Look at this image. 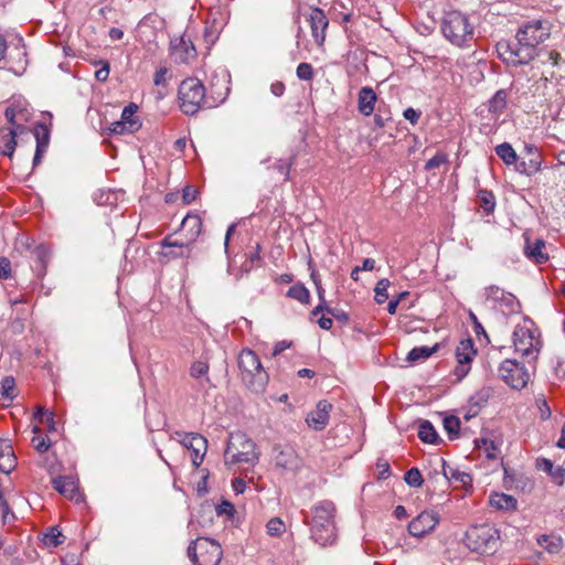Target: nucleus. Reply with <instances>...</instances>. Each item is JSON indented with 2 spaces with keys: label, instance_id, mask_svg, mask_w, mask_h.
Masks as SVG:
<instances>
[{
  "label": "nucleus",
  "instance_id": "nucleus-64",
  "mask_svg": "<svg viewBox=\"0 0 565 565\" xmlns=\"http://www.w3.org/2000/svg\"><path fill=\"white\" fill-rule=\"evenodd\" d=\"M537 403H539V408H540V411H541V417H542L543 419H547V418H550V416H551V409H550V407H548V405H547L546 401H545V399H539V401H537Z\"/></svg>",
  "mask_w": 565,
  "mask_h": 565
},
{
  "label": "nucleus",
  "instance_id": "nucleus-45",
  "mask_svg": "<svg viewBox=\"0 0 565 565\" xmlns=\"http://www.w3.org/2000/svg\"><path fill=\"white\" fill-rule=\"evenodd\" d=\"M14 386L15 382L13 377H4L1 383V395L7 399L12 401L14 397Z\"/></svg>",
  "mask_w": 565,
  "mask_h": 565
},
{
  "label": "nucleus",
  "instance_id": "nucleus-24",
  "mask_svg": "<svg viewBox=\"0 0 565 565\" xmlns=\"http://www.w3.org/2000/svg\"><path fill=\"white\" fill-rule=\"evenodd\" d=\"M34 138L36 140V149L33 158V166L36 167L41 163V159L45 153L50 143V130L46 125L38 124L34 127Z\"/></svg>",
  "mask_w": 565,
  "mask_h": 565
},
{
  "label": "nucleus",
  "instance_id": "nucleus-18",
  "mask_svg": "<svg viewBox=\"0 0 565 565\" xmlns=\"http://www.w3.org/2000/svg\"><path fill=\"white\" fill-rule=\"evenodd\" d=\"M181 444L192 451V463L195 467H199L203 461L207 447V440L199 434L190 433L183 436Z\"/></svg>",
  "mask_w": 565,
  "mask_h": 565
},
{
  "label": "nucleus",
  "instance_id": "nucleus-29",
  "mask_svg": "<svg viewBox=\"0 0 565 565\" xmlns=\"http://www.w3.org/2000/svg\"><path fill=\"white\" fill-rule=\"evenodd\" d=\"M537 544L551 554L558 553L563 547V539L554 534H543L536 540Z\"/></svg>",
  "mask_w": 565,
  "mask_h": 565
},
{
  "label": "nucleus",
  "instance_id": "nucleus-39",
  "mask_svg": "<svg viewBox=\"0 0 565 565\" xmlns=\"http://www.w3.org/2000/svg\"><path fill=\"white\" fill-rule=\"evenodd\" d=\"M390 287V280L386 278H383L377 281L375 288H374V300L377 303H384L388 299V292L387 289Z\"/></svg>",
  "mask_w": 565,
  "mask_h": 565
},
{
  "label": "nucleus",
  "instance_id": "nucleus-4",
  "mask_svg": "<svg viewBox=\"0 0 565 565\" xmlns=\"http://www.w3.org/2000/svg\"><path fill=\"white\" fill-rule=\"evenodd\" d=\"M444 36L454 45L468 46L473 39V26L466 14L452 10L445 13L441 22Z\"/></svg>",
  "mask_w": 565,
  "mask_h": 565
},
{
  "label": "nucleus",
  "instance_id": "nucleus-31",
  "mask_svg": "<svg viewBox=\"0 0 565 565\" xmlns=\"http://www.w3.org/2000/svg\"><path fill=\"white\" fill-rule=\"evenodd\" d=\"M418 437L422 441L427 444H436L438 440V434L434 426L428 420H423L418 427Z\"/></svg>",
  "mask_w": 565,
  "mask_h": 565
},
{
  "label": "nucleus",
  "instance_id": "nucleus-23",
  "mask_svg": "<svg viewBox=\"0 0 565 565\" xmlns=\"http://www.w3.org/2000/svg\"><path fill=\"white\" fill-rule=\"evenodd\" d=\"M181 233L184 236L183 241L189 242L191 245L196 241L202 231L201 217L196 214H188L181 223Z\"/></svg>",
  "mask_w": 565,
  "mask_h": 565
},
{
  "label": "nucleus",
  "instance_id": "nucleus-8",
  "mask_svg": "<svg viewBox=\"0 0 565 565\" xmlns=\"http://www.w3.org/2000/svg\"><path fill=\"white\" fill-rule=\"evenodd\" d=\"M512 340L515 353L525 358L527 362L536 360L541 350V340L537 329L533 327L531 321L518 324L513 331Z\"/></svg>",
  "mask_w": 565,
  "mask_h": 565
},
{
  "label": "nucleus",
  "instance_id": "nucleus-38",
  "mask_svg": "<svg viewBox=\"0 0 565 565\" xmlns=\"http://www.w3.org/2000/svg\"><path fill=\"white\" fill-rule=\"evenodd\" d=\"M478 200L480 206L488 213L492 212L495 207V199L492 192L481 190L478 193Z\"/></svg>",
  "mask_w": 565,
  "mask_h": 565
},
{
  "label": "nucleus",
  "instance_id": "nucleus-42",
  "mask_svg": "<svg viewBox=\"0 0 565 565\" xmlns=\"http://www.w3.org/2000/svg\"><path fill=\"white\" fill-rule=\"evenodd\" d=\"M266 531L270 536H280L285 533L286 526L281 519L273 518L267 522Z\"/></svg>",
  "mask_w": 565,
  "mask_h": 565
},
{
  "label": "nucleus",
  "instance_id": "nucleus-37",
  "mask_svg": "<svg viewBox=\"0 0 565 565\" xmlns=\"http://www.w3.org/2000/svg\"><path fill=\"white\" fill-rule=\"evenodd\" d=\"M209 364L204 361H195L190 367V375L194 379H203L205 382H210L207 376Z\"/></svg>",
  "mask_w": 565,
  "mask_h": 565
},
{
  "label": "nucleus",
  "instance_id": "nucleus-48",
  "mask_svg": "<svg viewBox=\"0 0 565 565\" xmlns=\"http://www.w3.org/2000/svg\"><path fill=\"white\" fill-rule=\"evenodd\" d=\"M443 472L446 478L460 480L462 483H466L467 480L470 481V476L468 473L454 471L452 468L446 466L445 463L443 466Z\"/></svg>",
  "mask_w": 565,
  "mask_h": 565
},
{
  "label": "nucleus",
  "instance_id": "nucleus-57",
  "mask_svg": "<svg viewBox=\"0 0 565 565\" xmlns=\"http://www.w3.org/2000/svg\"><path fill=\"white\" fill-rule=\"evenodd\" d=\"M34 419L39 423H45L46 419H50L53 423V413L44 409L43 407H38L34 414Z\"/></svg>",
  "mask_w": 565,
  "mask_h": 565
},
{
  "label": "nucleus",
  "instance_id": "nucleus-10",
  "mask_svg": "<svg viewBox=\"0 0 565 565\" xmlns=\"http://www.w3.org/2000/svg\"><path fill=\"white\" fill-rule=\"evenodd\" d=\"M499 375L509 386L516 390L523 388L530 380L527 370L514 359L501 363Z\"/></svg>",
  "mask_w": 565,
  "mask_h": 565
},
{
  "label": "nucleus",
  "instance_id": "nucleus-7",
  "mask_svg": "<svg viewBox=\"0 0 565 565\" xmlns=\"http://www.w3.org/2000/svg\"><path fill=\"white\" fill-rule=\"evenodd\" d=\"M228 465H254L258 460L254 441L243 433L231 434L224 452Z\"/></svg>",
  "mask_w": 565,
  "mask_h": 565
},
{
  "label": "nucleus",
  "instance_id": "nucleus-61",
  "mask_svg": "<svg viewBox=\"0 0 565 565\" xmlns=\"http://www.w3.org/2000/svg\"><path fill=\"white\" fill-rule=\"evenodd\" d=\"M216 511H217L218 515H222V514L232 515L234 513V507L232 503L224 501L217 505Z\"/></svg>",
  "mask_w": 565,
  "mask_h": 565
},
{
  "label": "nucleus",
  "instance_id": "nucleus-6",
  "mask_svg": "<svg viewBox=\"0 0 565 565\" xmlns=\"http://www.w3.org/2000/svg\"><path fill=\"white\" fill-rule=\"evenodd\" d=\"M499 532L489 524L475 525L465 534V545L479 554H493L499 547Z\"/></svg>",
  "mask_w": 565,
  "mask_h": 565
},
{
  "label": "nucleus",
  "instance_id": "nucleus-21",
  "mask_svg": "<svg viewBox=\"0 0 565 565\" xmlns=\"http://www.w3.org/2000/svg\"><path fill=\"white\" fill-rule=\"evenodd\" d=\"M161 246L169 248V250L162 252V256L168 260L189 257L190 244L183 239H172L171 236H167L162 239Z\"/></svg>",
  "mask_w": 565,
  "mask_h": 565
},
{
  "label": "nucleus",
  "instance_id": "nucleus-63",
  "mask_svg": "<svg viewBox=\"0 0 565 565\" xmlns=\"http://www.w3.org/2000/svg\"><path fill=\"white\" fill-rule=\"evenodd\" d=\"M270 92L274 96L280 97L285 93V84L282 82H275L270 85Z\"/></svg>",
  "mask_w": 565,
  "mask_h": 565
},
{
  "label": "nucleus",
  "instance_id": "nucleus-5",
  "mask_svg": "<svg viewBox=\"0 0 565 565\" xmlns=\"http://www.w3.org/2000/svg\"><path fill=\"white\" fill-rule=\"evenodd\" d=\"M180 108L185 115H194L202 107H212L205 96V87L195 77H189L181 82L178 90Z\"/></svg>",
  "mask_w": 565,
  "mask_h": 565
},
{
  "label": "nucleus",
  "instance_id": "nucleus-53",
  "mask_svg": "<svg viewBox=\"0 0 565 565\" xmlns=\"http://www.w3.org/2000/svg\"><path fill=\"white\" fill-rule=\"evenodd\" d=\"M376 468L379 470V479L385 480L390 476V463L387 460L379 459L376 462Z\"/></svg>",
  "mask_w": 565,
  "mask_h": 565
},
{
  "label": "nucleus",
  "instance_id": "nucleus-25",
  "mask_svg": "<svg viewBox=\"0 0 565 565\" xmlns=\"http://www.w3.org/2000/svg\"><path fill=\"white\" fill-rule=\"evenodd\" d=\"M28 110L21 100H14L4 110V117L8 121V127L24 126L23 122L28 120Z\"/></svg>",
  "mask_w": 565,
  "mask_h": 565
},
{
  "label": "nucleus",
  "instance_id": "nucleus-1",
  "mask_svg": "<svg viewBox=\"0 0 565 565\" xmlns=\"http://www.w3.org/2000/svg\"><path fill=\"white\" fill-rule=\"evenodd\" d=\"M550 34L547 21L533 20L518 31L515 42H499L497 51L509 64H527L535 57L536 46L547 40Z\"/></svg>",
  "mask_w": 565,
  "mask_h": 565
},
{
  "label": "nucleus",
  "instance_id": "nucleus-2",
  "mask_svg": "<svg viewBox=\"0 0 565 565\" xmlns=\"http://www.w3.org/2000/svg\"><path fill=\"white\" fill-rule=\"evenodd\" d=\"M337 509L331 501H321L312 507L310 525L311 539L321 546L332 545L338 537L335 525Z\"/></svg>",
  "mask_w": 565,
  "mask_h": 565
},
{
  "label": "nucleus",
  "instance_id": "nucleus-16",
  "mask_svg": "<svg viewBox=\"0 0 565 565\" xmlns=\"http://www.w3.org/2000/svg\"><path fill=\"white\" fill-rule=\"evenodd\" d=\"M332 405L328 401H319L316 408L307 414V425L313 430H323L329 423Z\"/></svg>",
  "mask_w": 565,
  "mask_h": 565
},
{
  "label": "nucleus",
  "instance_id": "nucleus-14",
  "mask_svg": "<svg viewBox=\"0 0 565 565\" xmlns=\"http://www.w3.org/2000/svg\"><path fill=\"white\" fill-rule=\"evenodd\" d=\"M171 57L178 64H188L196 57V50L190 39L174 38L170 42Z\"/></svg>",
  "mask_w": 565,
  "mask_h": 565
},
{
  "label": "nucleus",
  "instance_id": "nucleus-56",
  "mask_svg": "<svg viewBox=\"0 0 565 565\" xmlns=\"http://www.w3.org/2000/svg\"><path fill=\"white\" fill-rule=\"evenodd\" d=\"M109 131L111 134H116V135L129 134L128 132V125L125 121H121V120L111 122V125L109 127Z\"/></svg>",
  "mask_w": 565,
  "mask_h": 565
},
{
  "label": "nucleus",
  "instance_id": "nucleus-60",
  "mask_svg": "<svg viewBox=\"0 0 565 565\" xmlns=\"http://www.w3.org/2000/svg\"><path fill=\"white\" fill-rule=\"evenodd\" d=\"M167 73H168V70L164 67H161L160 70H158L154 73V77H153L154 85H157V86L164 85L166 81H167Z\"/></svg>",
  "mask_w": 565,
  "mask_h": 565
},
{
  "label": "nucleus",
  "instance_id": "nucleus-35",
  "mask_svg": "<svg viewBox=\"0 0 565 565\" xmlns=\"http://www.w3.org/2000/svg\"><path fill=\"white\" fill-rule=\"evenodd\" d=\"M507 106V93L498 90L489 102V110L493 114H501Z\"/></svg>",
  "mask_w": 565,
  "mask_h": 565
},
{
  "label": "nucleus",
  "instance_id": "nucleus-47",
  "mask_svg": "<svg viewBox=\"0 0 565 565\" xmlns=\"http://www.w3.org/2000/svg\"><path fill=\"white\" fill-rule=\"evenodd\" d=\"M446 162H447V154H445L443 152H437L433 158H430L426 162L425 169L427 171H430V170L439 168L441 164H444Z\"/></svg>",
  "mask_w": 565,
  "mask_h": 565
},
{
  "label": "nucleus",
  "instance_id": "nucleus-40",
  "mask_svg": "<svg viewBox=\"0 0 565 565\" xmlns=\"http://www.w3.org/2000/svg\"><path fill=\"white\" fill-rule=\"evenodd\" d=\"M6 449H9V456H0V471L8 475L14 469L17 459L10 445H6Z\"/></svg>",
  "mask_w": 565,
  "mask_h": 565
},
{
  "label": "nucleus",
  "instance_id": "nucleus-22",
  "mask_svg": "<svg viewBox=\"0 0 565 565\" xmlns=\"http://www.w3.org/2000/svg\"><path fill=\"white\" fill-rule=\"evenodd\" d=\"M275 465L287 471H296L301 466V459L291 447H285L276 454Z\"/></svg>",
  "mask_w": 565,
  "mask_h": 565
},
{
  "label": "nucleus",
  "instance_id": "nucleus-58",
  "mask_svg": "<svg viewBox=\"0 0 565 565\" xmlns=\"http://www.w3.org/2000/svg\"><path fill=\"white\" fill-rule=\"evenodd\" d=\"M469 318L472 322L475 333L478 337H480L482 334V335H484V338H488L484 328L482 327V324L478 320L477 316L472 311L469 312Z\"/></svg>",
  "mask_w": 565,
  "mask_h": 565
},
{
  "label": "nucleus",
  "instance_id": "nucleus-17",
  "mask_svg": "<svg viewBox=\"0 0 565 565\" xmlns=\"http://www.w3.org/2000/svg\"><path fill=\"white\" fill-rule=\"evenodd\" d=\"M26 131L25 126L1 127L0 128V153L12 159L17 148V138Z\"/></svg>",
  "mask_w": 565,
  "mask_h": 565
},
{
  "label": "nucleus",
  "instance_id": "nucleus-36",
  "mask_svg": "<svg viewBox=\"0 0 565 565\" xmlns=\"http://www.w3.org/2000/svg\"><path fill=\"white\" fill-rule=\"evenodd\" d=\"M33 254L35 255L38 262L40 263V268L38 269L39 276L45 275L46 263L50 258V249L44 245H39L34 248Z\"/></svg>",
  "mask_w": 565,
  "mask_h": 565
},
{
  "label": "nucleus",
  "instance_id": "nucleus-51",
  "mask_svg": "<svg viewBox=\"0 0 565 565\" xmlns=\"http://www.w3.org/2000/svg\"><path fill=\"white\" fill-rule=\"evenodd\" d=\"M98 64H102V67L95 72V78L99 82H106L110 72L109 63L99 61Z\"/></svg>",
  "mask_w": 565,
  "mask_h": 565
},
{
  "label": "nucleus",
  "instance_id": "nucleus-26",
  "mask_svg": "<svg viewBox=\"0 0 565 565\" xmlns=\"http://www.w3.org/2000/svg\"><path fill=\"white\" fill-rule=\"evenodd\" d=\"M536 468L546 472L551 480L557 484L563 486L565 482V468L562 466H554L552 460L547 458H539L536 459Z\"/></svg>",
  "mask_w": 565,
  "mask_h": 565
},
{
  "label": "nucleus",
  "instance_id": "nucleus-28",
  "mask_svg": "<svg viewBox=\"0 0 565 565\" xmlns=\"http://www.w3.org/2000/svg\"><path fill=\"white\" fill-rule=\"evenodd\" d=\"M490 505L498 510L512 511L516 509L518 501L513 495L505 493H493L490 495Z\"/></svg>",
  "mask_w": 565,
  "mask_h": 565
},
{
  "label": "nucleus",
  "instance_id": "nucleus-43",
  "mask_svg": "<svg viewBox=\"0 0 565 565\" xmlns=\"http://www.w3.org/2000/svg\"><path fill=\"white\" fill-rule=\"evenodd\" d=\"M444 428L448 433L449 437L456 438L460 429V420L456 416H447L444 419Z\"/></svg>",
  "mask_w": 565,
  "mask_h": 565
},
{
  "label": "nucleus",
  "instance_id": "nucleus-59",
  "mask_svg": "<svg viewBox=\"0 0 565 565\" xmlns=\"http://www.w3.org/2000/svg\"><path fill=\"white\" fill-rule=\"evenodd\" d=\"M403 116L406 120L411 121L413 125L417 124L419 117H420V111L412 108V107H408L404 110L403 113Z\"/></svg>",
  "mask_w": 565,
  "mask_h": 565
},
{
  "label": "nucleus",
  "instance_id": "nucleus-54",
  "mask_svg": "<svg viewBox=\"0 0 565 565\" xmlns=\"http://www.w3.org/2000/svg\"><path fill=\"white\" fill-rule=\"evenodd\" d=\"M11 275V262L7 257H0V279H8Z\"/></svg>",
  "mask_w": 565,
  "mask_h": 565
},
{
  "label": "nucleus",
  "instance_id": "nucleus-11",
  "mask_svg": "<svg viewBox=\"0 0 565 565\" xmlns=\"http://www.w3.org/2000/svg\"><path fill=\"white\" fill-rule=\"evenodd\" d=\"M486 300L492 303V307L503 315H510L519 310V301L516 297L504 291L498 286H490L484 290Z\"/></svg>",
  "mask_w": 565,
  "mask_h": 565
},
{
  "label": "nucleus",
  "instance_id": "nucleus-44",
  "mask_svg": "<svg viewBox=\"0 0 565 565\" xmlns=\"http://www.w3.org/2000/svg\"><path fill=\"white\" fill-rule=\"evenodd\" d=\"M404 480L408 486L414 488H419L424 482L422 473L417 468H411L405 473Z\"/></svg>",
  "mask_w": 565,
  "mask_h": 565
},
{
  "label": "nucleus",
  "instance_id": "nucleus-49",
  "mask_svg": "<svg viewBox=\"0 0 565 565\" xmlns=\"http://www.w3.org/2000/svg\"><path fill=\"white\" fill-rule=\"evenodd\" d=\"M316 290H317L318 298H319V305L312 310V312H311L312 316H317L318 313L323 312L324 308L328 307L326 303V298H324L326 291H324V288L322 287L321 282H317Z\"/></svg>",
  "mask_w": 565,
  "mask_h": 565
},
{
  "label": "nucleus",
  "instance_id": "nucleus-19",
  "mask_svg": "<svg viewBox=\"0 0 565 565\" xmlns=\"http://www.w3.org/2000/svg\"><path fill=\"white\" fill-rule=\"evenodd\" d=\"M525 238L524 255L527 259L535 264H544L548 260L546 252V242L542 238H535L533 242L530 239L527 233L523 234Z\"/></svg>",
  "mask_w": 565,
  "mask_h": 565
},
{
  "label": "nucleus",
  "instance_id": "nucleus-46",
  "mask_svg": "<svg viewBox=\"0 0 565 565\" xmlns=\"http://www.w3.org/2000/svg\"><path fill=\"white\" fill-rule=\"evenodd\" d=\"M313 74V67L309 63L302 62L297 66L296 75L301 81H311Z\"/></svg>",
  "mask_w": 565,
  "mask_h": 565
},
{
  "label": "nucleus",
  "instance_id": "nucleus-32",
  "mask_svg": "<svg viewBox=\"0 0 565 565\" xmlns=\"http://www.w3.org/2000/svg\"><path fill=\"white\" fill-rule=\"evenodd\" d=\"M438 349V345H434L431 348L429 347H417L412 349L407 354V361L408 362H418L426 360L429 358L433 353H435Z\"/></svg>",
  "mask_w": 565,
  "mask_h": 565
},
{
  "label": "nucleus",
  "instance_id": "nucleus-12",
  "mask_svg": "<svg viewBox=\"0 0 565 565\" xmlns=\"http://www.w3.org/2000/svg\"><path fill=\"white\" fill-rule=\"evenodd\" d=\"M477 354L471 339L461 340L456 349L457 365L454 374L457 381H461L470 371L471 362Z\"/></svg>",
  "mask_w": 565,
  "mask_h": 565
},
{
  "label": "nucleus",
  "instance_id": "nucleus-15",
  "mask_svg": "<svg viewBox=\"0 0 565 565\" xmlns=\"http://www.w3.org/2000/svg\"><path fill=\"white\" fill-rule=\"evenodd\" d=\"M311 29V35L318 46H322L326 40V30L329 25V20L324 11L320 8H311L307 17Z\"/></svg>",
  "mask_w": 565,
  "mask_h": 565
},
{
  "label": "nucleus",
  "instance_id": "nucleus-30",
  "mask_svg": "<svg viewBox=\"0 0 565 565\" xmlns=\"http://www.w3.org/2000/svg\"><path fill=\"white\" fill-rule=\"evenodd\" d=\"M138 110V106L134 103H130L122 109L121 113V121H125L128 125V132L132 134L140 129L141 122L138 118L135 117V114Z\"/></svg>",
  "mask_w": 565,
  "mask_h": 565
},
{
  "label": "nucleus",
  "instance_id": "nucleus-20",
  "mask_svg": "<svg viewBox=\"0 0 565 565\" xmlns=\"http://www.w3.org/2000/svg\"><path fill=\"white\" fill-rule=\"evenodd\" d=\"M53 488L65 498L79 502L82 494L78 491L77 480L72 476H60L52 479Z\"/></svg>",
  "mask_w": 565,
  "mask_h": 565
},
{
  "label": "nucleus",
  "instance_id": "nucleus-52",
  "mask_svg": "<svg viewBox=\"0 0 565 565\" xmlns=\"http://www.w3.org/2000/svg\"><path fill=\"white\" fill-rule=\"evenodd\" d=\"M32 445L34 449L38 450L40 454L47 451L50 448V443L47 441V439L40 436L33 437Z\"/></svg>",
  "mask_w": 565,
  "mask_h": 565
},
{
  "label": "nucleus",
  "instance_id": "nucleus-62",
  "mask_svg": "<svg viewBox=\"0 0 565 565\" xmlns=\"http://www.w3.org/2000/svg\"><path fill=\"white\" fill-rule=\"evenodd\" d=\"M290 345H291V342H289L287 340H282V341L277 342L275 344L273 353H271L273 356L279 355L281 352H284L285 350L290 348Z\"/></svg>",
  "mask_w": 565,
  "mask_h": 565
},
{
  "label": "nucleus",
  "instance_id": "nucleus-13",
  "mask_svg": "<svg viewBox=\"0 0 565 565\" xmlns=\"http://www.w3.org/2000/svg\"><path fill=\"white\" fill-rule=\"evenodd\" d=\"M439 523V516L434 511H423L408 524V532L412 536L423 537L430 533Z\"/></svg>",
  "mask_w": 565,
  "mask_h": 565
},
{
  "label": "nucleus",
  "instance_id": "nucleus-3",
  "mask_svg": "<svg viewBox=\"0 0 565 565\" xmlns=\"http://www.w3.org/2000/svg\"><path fill=\"white\" fill-rule=\"evenodd\" d=\"M238 369L245 386L254 393H263L269 382V375L262 365L259 356L249 349H243L238 355Z\"/></svg>",
  "mask_w": 565,
  "mask_h": 565
},
{
  "label": "nucleus",
  "instance_id": "nucleus-41",
  "mask_svg": "<svg viewBox=\"0 0 565 565\" xmlns=\"http://www.w3.org/2000/svg\"><path fill=\"white\" fill-rule=\"evenodd\" d=\"M63 534L57 527H51L43 537V542L46 546L56 547L63 543Z\"/></svg>",
  "mask_w": 565,
  "mask_h": 565
},
{
  "label": "nucleus",
  "instance_id": "nucleus-50",
  "mask_svg": "<svg viewBox=\"0 0 565 565\" xmlns=\"http://www.w3.org/2000/svg\"><path fill=\"white\" fill-rule=\"evenodd\" d=\"M540 169H541V161L539 159V156H536L535 158L530 159L529 168L525 167V162H522L520 164L519 171L525 172L527 174H532V173L540 171Z\"/></svg>",
  "mask_w": 565,
  "mask_h": 565
},
{
  "label": "nucleus",
  "instance_id": "nucleus-34",
  "mask_svg": "<svg viewBox=\"0 0 565 565\" xmlns=\"http://www.w3.org/2000/svg\"><path fill=\"white\" fill-rule=\"evenodd\" d=\"M287 296L301 303H309L310 300V292L302 284L292 285L288 289Z\"/></svg>",
  "mask_w": 565,
  "mask_h": 565
},
{
  "label": "nucleus",
  "instance_id": "nucleus-9",
  "mask_svg": "<svg viewBox=\"0 0 565 565\" xmlns=\"http://www.w3.org/2000/svg\"><path fill=\"white\" fill-rule=\"evenodd\" d=\"M194 565H217L222 557L221 545L209 537H199L188 547Z\"/></svg>",
  "mask_w": 565,
  "mask_h": 565
},
{
  "label": "nucleus",
  "instance_id": "nucleus-33",
  "mask_svg": "<svg viewBox=\"0 0 565 565\" xmlns=\"http://www.w3.org/2000/svg\"><path fill=\"white\" fill-rule=\"evenodd\" d=\"M495 153L505 164H513L516 162L518 156L512 146L508 142H503L495 148Z\"/></svg>",
  "mask_w": 565,
  "mask_h": 565
},
{
  "label": "nucleus",
  "instance_id": "nucleus-27",
  "mask_svg": "<svg viewBox=\"0 0 565 565\" xmlns=\"http://www.w3.org/2000/svg\"><path fill=\"white\" fill-rule=\"evenodd\" d=\"M377 100L376 94L371 87L364 86L358 95V109L363 116H371Z\"/></svg>",
  "mask_w": 565,
  "mask_h": 565
},
{
  "label": "nucleus",
  "instance_id": "nucleus-55",
  "mask_svg": "<svg viewBox=\"0 0 565 565\" xmlns=\"http://www.w3.org/2000/svg\"><path fill=\"white\" fill-rule=\"evenodd\" d=\"M198 195V190L191 185H188L183 189L182 200L185 204L192 203Z\"/></svg>",
  "mask_w": 565,
  "mask_h": 565
}]
</instances>
